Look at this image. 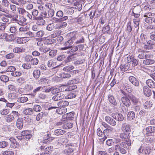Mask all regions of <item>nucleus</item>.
<instances>
[{
    "label": "nucleus",
    "instance_id": "f257e3e1",
    "mask_svg": "<svg viewBox=\"0 0 155 155\" xmlns=\"http://www.w3.org/2000/svg\"><path fill=\"white\" fill-rule=\"evenodd\" d=\"M128 146L125 142H121L115 145L114 148L116 151H119L120 153L124 154L127 153V151L125 149L127 148Z\"/></svg>",
    "mask_w": 155,
    "mask_h": 155
},
{
    "label": "nucleus",
    "instance_id": "f03ea898",
    "mask_svg": "<svg viewBox=\"0 0 155 155\" xmlns=\"http://www.w3.org/2000/svg\"><path fill=\"white\" fill-rule=\"evenodd\" d=\"M138 52L140 53L138 56V57L140 59H145V58H151L153 57V55L151 53H145L147 52V51L143 50L142 49L139 48L137 50Z\"/></svg>",
    "mask_w": 155,
    "mask_h": 155
},
{
    "label": "nucleus",
    "instance_id": "7ed1b4c3",
    "mask_svg": "<svg viewBox=\"0 0 155 155\" xmlns=\"http://www.w3.org/2000/svg\"><path fill=\"white\" fill-rule=\"evenodd\" d=\"M154 13L150 12H147L144 14L143 16V18L145 22L148 24H152V19L154 16Z\"/></svg>",
    "mask_w": 155,
    "mask_h": 155
},
{
    "label": "nucleus",
    "instance_id": "20e7f679",
    "mask_svg": "<svg viewBox=\"0 0 155 155\" xmlns=\"http://www.w3.org/2000/svg\"><path fill=\"white\" fill-rule=\"evenodd\" d=\"M68 36L69 37L70 39L67 41L68 43L70 45L73 44L74 41L76 40L79 37V35L75 32H71L68 34Z\"/></svg>",
    "mask_w": 155,
    "mask_h": 155
},
{
    "label": "nucleus",
    "instance_id": "39448f33",
    "mask_svg": "<svg viewBox=\"0 0 155 155\" xmlns=\"http://www.w3.org/2000/svg\"><path fill=\"white\" fill-rule=\"evenodd\" d=\"M129 134L128 133L123 132L120 134V137L123 140H125V143H127L128 146L131 145V140L129 138Z\"/></svg>",
    "mask_w": 155,
    "mask_h": 155
},
{
    "label": "nucleus",
    "instance_id": "423d86ee",
    "mask_svg": "<svg viewBox=\"0 0 155 155\" xmlns=\"http://www.w3.org/2000/svg\"><path fill=\"white\" fill-rule=\"evenodd\" d=\"M129 81L134 85L136 87H139L140 83L139 80L133 76H130L129 78Z\"/></svg>",
    "mask_w": 155,
    "mask_h": 155
},
{
    "label": "nucleus",
    "instance_id": "0eeeda50",
    "mask_svg": "<svg viewBox=\"0 0 155 155\" xmlns=\"http://www.w3.org/2000/svg\"><path fill=\"white\" fill-rule=\"evenodd\" d=\"M97 134L98 136L101 137L100 139L101 142H104L107 138L106 136L104 134V133L99 128L97 130Z\"/></svg>",
    "mask_w": 155,
    "mask_h": 155
},
{
    "label": "nucleus",
    "instance_id": "6e6552de",
    "mask_svg": "<svg viewBox=\"0 0 155 155\" xmlns=\"http://www.w3.org/2000/svg\"><path fill=\"white\" fill-rule=\"evenodd\" d=\"M112 117L116 120L119 121H122L124 120V117L120 113H112L111 114Z\"/></svg>",
    "mask_w": 155,
    "mask_h": 155
},
{
    "label": "nucleus",
    "instance_id": "1a4fd4ad",
    "mask_svg": "<svg viewBox=\"0 0 155 155\" xmlns=\"http://www.w3.org/2000/svg\"><path fill=\"white\" fill-rule=\"evenodd\" d=\"M104 120L106 122L111 126H115L116 124L115 121L112 117L109 116H106L104 117Z\"/></svg>",
    "mask_w": 155,
    "mask_h": 155
},
{
    "label": "nucleus",
    "instance_id": "9d476101",
    "mask_svg": "<svg viewBox=\"0 0 155 155\" xmlns=\"http://www.w3.org/2000/svg\"><path fill=\"white\" fill-rule=\"evenodd\" d=\"M66 87H67L66 85H62L58 88L52 87L51 93L53 94L58 93L60 92L63 91V90Z\"/></svg>",
    "mask_w": 155,
    "mask_h": 155
},
{
    "label": "nucleus",
    "instance_id": "9b49d317",
    "mask_svg": "<svg viewBox=\"0 0 155 155\" xmlns=\"http://www.w3.org/2000/svg\"><path fill=\"white\" fill-rule=\"evenodd\" d=\"M123 104L127 107H129L131 105V102L129 98L126 97H123L121 98Z\"/></svg>",
    "mask_w": 155,
    "mask_h": 155
},
{
    "label": "nucleus",
    "instance_id": "f8f14e48",
    "mask_svg": "<svg viewBox=\"0 0 155 155\" xmlns=\"http://www.w3.org/2000/svg\"><path fill=\"white\" fill-rule=\"evenodd\" d=\"M64 97V94L61 93H58L54 95L52 97L53 101H56L63 99Z\"/></svg>",
    "mask_w": 155,
    "mask_h": 155
},
{
    "label": "nucleus",
    "instance_id": "ddd939ff",
    "mask_svg": "<svg viewBox=\"0 0 155 155\" xmlns=\"http://www.w3.org/2000/svg\"><path fill=\"white\" fill-rule=\"evenodd\" d=\"M34 20H36V23L38 25H43L45 23V20L42 17L40 16L35 18Z\"/></svg>",
    "mask_w": 155,
    "mask_h": 155
},
{
    "label": "nucleus",
    "instance_id": "4468645a",
    "mask_svg": "<svg viewBox=\"0 0 155 155\" xmlns=\"http://www.w3.org/2000/svg\"><path fill=\"white\" fill-rule=\"evenodd\" d=\"M22 113L26 115H31L33 113V109L29 107H25L23 109Z\"/></svg>",
    "mask_w": 155,
    "mask_h": 155
},
{
    "label": "nucleus",
    "instance_id": "2eb2a0df",
    "mask_svg": "<svg viewBox=\"0 0 155 155\" xmlns=\"http://www.w3.org/2000/svg\"><path fill=\"white\" fill-rule=\"evenodd\" d=\"M130 67V64L126 63L124 64H122L120 66V69L123 72H124L128 70Z\"/></svg>",
    "mask_w": 155,
    "mask_h": 155
},
{
    "label": "nucleus",
    "instance_id": "dca6fc26",
    "mask_svg": "<svg viewBox=\"0 0 155 155\" xmlns=\"http://www.w3.org/2000/svg\"><path fill=\"white\" fill-rule=\"evenodd\" d=\"M128 97L130 99V100H131L134 104L136 105L138 103L139 101V99L137 98L135 96L132 94H130L128 95Z\"/></svg>",
    "mask_w": 155,
    "mask_h": 155
},
{
    "label": "nucleus",
    "instance_id": "f3484780",
    "mask_svg": "<svg viewBox=\"0 0 155 155\" xmlns=\"http://www.w3.org/2000/svg\"><path fill=\"white\" fill-rule=\"evenodd\" d=\"M74 115V113L70 112L63 115V118L65 119L68 120H71L73 118V116Z\"/></svg>",
    "mask_w": 155,
    "mask_h": 155
},
{
    "label": "nucleus",
    "instance_id": "a211bd4d",
    "mask_svg": "<svg viewBox=\"0 0 155 155\" xmlns=\"http://www.w3.org/2000/svg\"><path fill=\"white\" fill-rule=\"evenodd\" d=\"M26 19L24 17L21 16L18 19L17 23L20 25L24 26L26 24Z\"/></svg>",
    "mask_w": 155,
    "mask_h": 155
},
{
    "label": "nucleus",
    "instance_id": "6ab92c4d",
    "mask_svg": "<svg viewBox=\"0 0 155 155\" xmlns=\"http://www.w3.org/2000/svg\"><path fill=\"white\" fill-rule=\"evenodd\" d=\"M49 80L48 79L44 77L41 78L38 81V83L42 85H47L49 83Z\"/></svg>",
    "mask_w": 155,
    "mask_h": 155
},
{
    "label": "nucleus",
    "instance_id": "aec40b11",
    "mask_svg": "<svg viewBox=\"0 0 155 155\" xmlns=\"http://www.w3.org/2000/svg\"><path fill=\"white\" fill-rule=\"evenodd\" d=\"M143 91L144 95L147 97L150 96L152 94L151 90L147 86L143 87Z\"/></svg>",
    "mask_w": 155,
    "mask_h": 155
},
{
    "label": "nucleus",
    "instance_id": "412c9836",
    "mask_svg": "<svg viewBox=\"0 0 155 155\" xmlns=\"http://www.w3.org/2000/svg\"><path fill=\"white\" fill-rule=\"evenodd\" d=\"M151 58H145V60L143 61V63L144 64L148 65L152 64H154L155 61Z\"/></svg>",
    "mask_w": 155,
    "mask_h": 155
},
{
    "label": "nucleus",
    "instance_id": "4be33fe9",
    "mask_svg": "<svg viewBox=\"0 0 155 155\" xmlns=\"http://www.w3.org/2000/svg\"><path fill=\"white\" fill-rule=\"evenodd\" d=\"M146 83L150 87L152 88H155V83L151 79H149L147 80Z\"/></svg>",
    "mask_w": 155,
    "mask_h": 155
},
{
    "label": "nucleus",
    "instance_id": "5701e85b",
    "mask_svg": "<svg viewBox=\"0 0 155 155\" xmlns=\"http://www.w3.org/2000/svg\"><path fill=\"white\" fill-rule=\"evenodd\" d=\"M108 100L114 106H116L117 105V103L114 97L111 94H109L108 96Z\"/></svg>",
    "mask_w": 155,
    "mask_h": 155
},
{
    "label": "nucleus",
    "instance_id": "b1692460",
    "mask_svg": "<svg viewBox=\"0 0 155 155\" xmlns=\"http://www.w3.org/2000/svg\"><path fill=\"white\" fill-rule=\"evenodd\" d=\"M67 111V109L64 107L58 108L56 110V112L59 114H62L64 113H65Z\"/></svg>",
    "mask_w": 155,
    "mask_h": 155
},
{
    "label": "nucleus",
    "instance_id": "393cba45",
    "mask_svg": "<svg viewBox=\"0 0 155 155\" xmlns=\"http://www.w3.org/2000/svg\"><path fill=\"white\" fill-rule=\"evenodd\" d=\"M68 105L69 102L68 101L64 100L60 101L57 104V106L58 107H64L68 106Z\"/></svg>",
    "mask_w": 155,
    "mask_h": 155
},
{
    "label": "nucleus",
    "instance_id": "a878e982",
    "mask_svg": "<svg viewBox=\"0 0 155 155\" xmlns=\"http://www.w3.org/2000/svg\"><path fill=\"white\" fill-rule=\"evenodd\" d=\"M135 113L134 111H129L127 115V119L130 120H132L135 118Z\"/></svg>",
    "mask_w": 155,
    "mask_h": 155
},
{
    "label": "nucleus",
    "instance_id": "bb28decb",
    "mask_svg": "<svg viewBox=\"0 0 155 155\" xmlns=\"http://www.w3.org/2000/svg\"><path fill=\"white\" fill-rule=\"evenodd\" d=\"M59 76L61 78L69 79L71 77V75L69 73H62L60 74Z\"/></svg>",
    "mask_w": 155,
    "mask_h": 155
},
{
    "label": "nucleus",
    "instance_id": "cd10ccee",
    "mask_svg": "<svg viewBox=\"0 0 155 155\" xmlns=\"http://www.w3.org/2000/svg\"><path fill=\"white\" fill-rule=\"evenodd\" d=\"M121 129L123 131L126 132H129L130 130V125L126 123L123 124Z\"/></svg>",
    "mask_w": 155,
    "mask_h": 155
},
{
    "label": "nucleus",
    "instance_id": "c85d7f7f",
    "mask_svg": "<svg viewBox=\"0 0 155 155\" xmlns=\"http://www.w3.org/2000/svg\"><path fill=\"white\" fill-rule=\"evenodd\" d=\"M16 126L19 129H21L23 126V123L21 118H18V119L16 122Z\"/></svg>",
    "mask_w": 155,
    "mask_h": 155
},
{
    "label": "nucleus",
    "instance_id": "c756f323",
    "mask_svg": "<svg viewBox=\"0 0 155 155\" xmlns=\"http://www.w3.org/2000/svg\"><path fill=\"white\" fill-rule=\"evenodd\" d=\"M78 92L72 91L65 97L66 99H71L74 98L77 95Z\"/></svg>",
    "mask_w": 155,
    "mask_h": 155
},
{
    "label": "nucleus",
    "instance_id": "7c9ffc66",
    "mask_svg": "<svg viewBox=\"0 0 155 155\" xmlns=\"http://www.w3.org/2000/svg\"><path fill=\"white\" fill-rule=\"evenodd\" d=\"M9 140L11 142V145L13 148H15L17 147V142L14 138H10Z\"/></svg>",
    "mask_w": 155,
    "mask_h": 155
},
{
    "label": "nucleus",
    "instance_id": "2f4dec72",
    "mask_svg": "<svg viewBox=\"0 0 155 155\" xmlns=\"http://www.w3.org/2000/svg\"><path fill=\"white\" fill-rule=\"evenodd\" d=\"M63 128L64 129H67L71 128L73 126V124L71 123L64 122L63 123Z\"/></svg>",
    "mask_w": 155,
    "mask_h": 155
},
{
    "label": "nucleus",
    "instance_id": "473e14b6",
    "mask_svg": "<svg viewBox=\"0 0 155 155\" xmlns=\"http://www.w3.org/2000/svg\"><path fill=\"white\" fill-rule=\"evenodd\" d=\"M66 131L63 130L61 129H58L54 131V134L57 136H59L63 134Z\"/></svg>",
    "mask_w": 155,
    "mask_h": 155
},
{
    "label": "nucleus",
    "instance_id": "72a5a7b5",
    "mask_svg": "<svg viewBox=\"0 0 155 155\" xmlns=\"http://www.w3.org/2000/svg\"><path fill=\"white\" fill-rule=\"evenodd\" d=\"M146 130L148 133H149L152 134V133L155 132V127L152 126H149L146 128Z\"/></svg>",
    "mask_w": 155,
    "mask_h": 155
},
{
    "label": "nucleus",
    "instance_id": "f704fd0d",
    "mask_svg": "<svg viewBox=\"0 0 155 155\" xmlns=\"http://www.w3.org/2000/svg\"><path fill=\"white\" fill-rule=\"evenodd\" d=\"M67 86V87L64 88L63 90V91H68L70 90H74L77 88V86L75 85H74L72 86Z\"/></svg>",
    "mask_w": 155,
    "mask_h": 155
},
{
    "label": "nucleus",
    "instance_id": "c9c22d12",
    "mask_svg": "<svg viewBox=\"0 0 155 155\" xmlns=\"http://www.w3.org/2000/svg\"><path fill=\"white\" fill-rule=\"evenodd\" d=\"M23 35L26 37L35 38V33L30 31L23 33Z\"/></svg>",
    "mask_w": 155,
    "mask_h": 155
},
{
    "label": "nucleus",
    "instance_id": "e433bc0d",
    "mask_svg": "<svg viewBox=\"0 0 155 155\" xmlns=\"http://www.w3.org/2000/svg\"><path fill=\"white\" fill-rule=\"evenodd\" d=\"M74 68L73 66L70 65L64 67L63 69V70L67 72H70L71 71L74 69Z\"/></svg>",
    "mask_w": 155,
    "mask_h": 155
},
{
    "label": "nucleus",
    "instance_id": "4c0bfd02",
    "mask_svg": "<svg viewBox=\"0 0 155 155\" xmlns=\"http://www.w3.org/2000/svg\"><path fill=\"white\" fill-rule=\"evenodd\" d=\"M47 115L46 113L44 112H41L38 114L36 116V120L38 121L40 120L42 118L44 117Z\"/></svg>",
    "mask_w": 155,
    "mask_h": 155
},
{
    "label": "nucleus",
    "instance_id": "58836bf2",
    "mask_svg": "<svg viewBox=\"0 0 155 155\" xmlns=\"http://www.w3.org/2000/svg\"><path fill=\"white\" fill-rule=\"evenodd\" d=\"M33 76L36 79L38 78L41 74V72L39 70H35L33 72Z\"/></svg>",
    "mask_w": 155,
    "mask_h": 155
},
{
    "label": "nucleus",
    "instance_id": "ea45409f",
    "mask_svg": "<svg viewBox=\"0 0 155 155\" xmlns=\"http://www.w3.org/2000/svg\"><path fill=\"white\" fill-rule=\"evenodd\" d=\"M16 70L14 66H10L7 68L6 69L5 71L4 72H13ZM4 71H2L0 72L1 74H3Z\"/></svg>",
    "mask_w": 155,
    "mask_h": 155
},
{
    "label": "nucleus",
    "instance_id": "a19ab883",
    "mask_svg": "<svg viewBox=\"0 0 155 155\" xmlns=\"http://www.w3.org/2000/svg\"><path fill=\"white\" fill-rule=\"evenodd\" d=\"M49 135L48 134L47 136L48 138L44 140L43 141V142L45 144H47L49 143L53 140L54 138L53 137H49Z\"/></svg>",
    "mask_w": 155,
    "mask_h": 155
},
{
    "label": "nucleus",
    "instance_id": "79ce46f5",
    "mask_svg": "<svg viewBox=\"0 0 155 155\" xmlns=\"http://www.w3.org/2000/svg\"><path fill=\"white\" fill-rule=\"evenodd\" d=\"M14 119V117L12 115H7L5 118V120L7 122H10L13 121Z\"/></svg>",
    "mask_w": 155,
    "mask_h": 155
},
{
    "label": "nucleus",
    "instance_id": "37998d69",
    "mask_svg": "<svg viewBox=\"0 0 155 155\" xmlns=\"http://www.w3.org/2000/svg\"><path fill=\"white\" fill-rule=\"evenodd\" d=\"M79 79L78 78H75L73 79L69 80L68 82V85H70L71 84H76L79 82Z\"/></svg>",
    "mask_w": 155,
    "mask_h": 155
},
{
    "label": "nucleus",
    "instance_id": "c03bdc74",
    "mask_svg": "<svg viewBox=\"0 0 155 155\" xmlns=\"http://www.w3.org/2000/svg\"><path fill=\"white\" fill-rule=\"evenodd\" d=\"M28 98L27 97H21L17 99V101L18 102L24 103L27 101Z\"/></svg>",
    "mask_w": 155,
    "mask_h": 155
},
{
    "label": "nucleus",
    "instance_id": "a18cd8bd",
    "mask_svg": "<svg viewBox=\"0 0 155 155\" xmlns=\"http://www.w3.org/2000/svg\"><path fill=\"white\" fill-rule=\"evenodd\" d=\"M76 40H77V41L75 42L76 44L83 43L84 42V38L81 36L79 35V37Z\"/></svg>",
    "mask_w": 155,
    "mask_h": 155
},
{
    "label": "nucleus",
    "instance_id": "49530a36",
    "mask_svg": "<svg viewBox=\"0 0 155 155\" xmlns=\"http://www.w3.org/2000/svg\"><path fill=\"white\" fill-rule=\"evenodd\" d=\"M65 12L68 15H71L74 13V11L72 8L69 7H68L66 9Z\"/></svg>",
    "mask_w": 155,
    "mask_h": 155
},
{
    "label": "nucleus",
    "instance_id": "de8ad7c7",
    "mask_svg": "<svg viewBox=\"0 0 155 155\" xmlns=\"http://www.w3.org/2000/svg\"><path fill=\"white\" fill-rule=\"evenodd\" d=\"M22 26V27L19 28V31L21 33V35H23V33L26 32L27 30L28 29L27 26Z\"/></svg>",
    "mask_w": 155,
    "mask_h": 155
},
{
    "label": "nucleus",
    "instance_id": "09e8293b",
    "mask_svg": "<svg viewBox=\"0 0 155 155\" xmlns=\"http://www.w3.org/2000/svg\"><path fill=\"white\" fill-rule=\"evenodd\" d=\"M32 15L33 18V19H35V18H37V16L38 14V11L36 9H34L32 11Z\"/></svg>",
    "mask_w": 155,
    "mask_h": 155
},
{
    "label": "nucleus",
    "instance_id": "8fccbe9b",
    "mask_svg": "<svg viewBox=\"0 0 155 155\" xmlns=\"http://www.w3.org/2000/svg\"><path fill=\"white\" fill-rule=\"evenodd\" d=\"M25 50V49L23 48L15 47L13 49V51L14 52L16 53H18L19 52H21Z\"/></svg>",
    "mask_w": 155,
    "mask_h": 155
},
{
    "label": "nucleus",
    "instance_id": "3c124183",
    "mask_svg": "<svg viewBox=\"0 0 155 155\" xmlns=\"http://www.w3.org/2000/svg\"><path fill=\"white\" fill-rule=\"evenodd\" d=\"M54 11L53 9H49L48 11V18L50 17H52L54 15Z\"/></svg>",
    "mask_w": 155,
    "mask_h": 155
},
{
    "label": "nucleus",
    "instance_id": "603ef678",
    "mask_svg": "<svg viewBox=\"0 0 155 155\" xmlns=\"http://www.w3.org/2000/svg\"><path fill=\"white\" fill-rule=\"evenodd\" d=\"M44 34V32L42 31H39L35 34V38L41 37H42Z\"/></svg>",
    "mask_w": 155,
    "mask_h": 155
},
{
    "label": "nucleus",
    "instance_id": "864d4df0",
    "mask_svg": "<svg viewBox=\"0 0 155 155\" xmlns=\"http://www.w3.org/2000/svg\"><path fill=\"white\" fill-rule=\"evenodd\" d=\"M33 109V111L35 110L36 112H39L41 111L42 108L40 105H34Z\"/></svg>",
    "mask_w": 155,
    "mask_h": 155
},
{
    "label": "nucleus",
    "instance_id": "5fc2aeb1",
    "mask_svg": "<svg viewBox=\"0 0 155 155\" xmlns=\"http://www.w3.org/2000/svg\"><path fill=\"white\" fill-rule=\"evenodd\" d=\"M9 145L8 143L6 141H3L0 142V148H4Z\"/></svg>",
    "mask_w": 155,
    "mask_h": 155
},
{
    "label": "nucleus",
    "instance_id": "6e6d98bb",
    "mask_svg": "<svg viewBox=\"0 0 155 155\" xmlns=\"http://www.w3.org/2000/svg\"><path fill=\"white\" fill-rule=\"evenodd\" d=\"M149 101H146L144 104V106L145 109H148L150 108L151 107L152 104Z\"/></svg>",
    "mask_w": 155,
    "mask_h": 155
},
{
    "label": "nucleus",
    "instance_id": "4d7b16f0",
    "mask_svg": "<svg viewBox=\"0 0 155 155\" xmlns=\"http://www.w3.org/2000/svg\"><path fill=\"white\" fill-rule=\"evenodd\" d=\"M22 67L25 69H29L31 68V64L28 63H24L22 65Z\"/></svg>",
    "mask_w": 155,
    "mask_h": 155
},
{
    "label": "nucleus",
    "instance_id": "13d9d810",
    "mask_svg": "<svg viewBox=\"0 0 155 155\" xmlns=\"http://www.w3.org/2000/svg\"><path fill=\"white\" fill-rule=\"evenodd\" d=\"M57 51L56 50H52L50 51L49 53V56L53 58L56 55Z\"/></svg>",
    "mask_w": 155,
    "mask_h": 155
},
{
    "label": "nucleus",
    "instance_id": "bf43d9fd",
    "mask_svg": "<svg viewBox=\"0 0 155 155\" xmlns=\"http://www.w3.org/2000/svg\"><path fill=\"white\" fill-rule=\"evenodd\" d=\"M17 81L20 85H21L25 82V78L24 77H20L17 80Z\"/></svg>",
    "mask_w": 155,
    "mask_h": 155
},
{
    "label": "nucleus",
    "instance_id": "052dcab7",
    "mask_svg": "<svg viewBox=\"0 0 155 155\" xmlns=\"http://www.w3.org/2000/svg\"><path fill=\"white\" fill-rule=\"evenodd\" d=\"M1 80L4 82H7L9 80L8 77L5 75H2L0 77Z\"/></svg>",
    "mask_w": 155,
    "mask_h": 155
},
{
    "label": "nucleus",
    "instance_id": "680f3d73",
    "mask_svg": "<svg viewBox=\"0 0 155 155\" xmlns=\"http://www.w3.org/2000/svg\"><path fill=\"white\" fill-rule=\"evenodd\" d=\"M0 113L2 115H5L8 114L9 112V109H4L0 111Z\"/></svg>",
    "mask_w": 155,
    "mask_h": 155
},
{
    "label": "nucleus",
    "instance_id": "e2e57ef3",
    "mask_svg": "<svg viewBox=\"0 0 155 155\" xmlns=\"http://www.w3.org/2000/svg\"><path fill=\"white\" fill-rule=\"evenodd\" d=\"M44 88L43 87L39 86L38 87L34 89L33 91V93L35 95L36 94L40 91H42L43 90Z\"/></svg>",
    "mask_w": 155,
    "mask_h": 155
},
{
    "label": "nucleus",
    "instance_id": "0e129e2a",
    "mask_svg": "<svg viewBox=\"0 0 155 155\" xmlns=\"http://www.w3.org/2000/svg\"><path fill=\"white\" fill-rule=\"evenodd\" d=\"M17 11L19 14L24 15L26 10L23 8L17 7Z\"/></svg>",
    "mask_w": 155,
    "mask_h": 155
},
{
    "label": "nucleus",
    "instance_id": "69168bd1",
    "mask_svg": "<svg viewBox=\"0 0 155 155\" xmlns=\"http://www.w3.org/2000/svg\"><path fill=\"white\" fill-rule=\"evenodd\" d=\"M54 28V24L53 23L48 24L46 27V29L48 31H51Z\"/></svg>",
    "mask_w": 155,
    "mask_h": 155
},
{
    "label": "nucleus",
    "instance_id": "338daca9",
    "mask_svg": "<svg viewBox=\"0 0 155 155\" xmlns=\"http://www.w3.org/2000/svg\"><path fill=\"white\" fill-rule=\"evenodd\" d=\"M9 2L8 0H3L2 1V5L6 8L8 7Z\"/></svg>",
    "mask_w": 155,
    "mask_h": 155
},
{
    "label": "nucleus",
    "instance_id": "774afa93",
    "mask_svg": "<svg viewBox=\"0 0 155 155\" xmlns=\"http://www.w3.org/2000/svg\"><path fill=\"white\" fill-rule=\"evenodd\" d=\"M140 40L142 41V42L145 44V43L146 41V35L143 34H141L140 35Z\"/></svg>",
    "mask_w": 155,
    "mask_h": 155
}]
</instances>
